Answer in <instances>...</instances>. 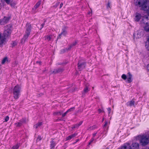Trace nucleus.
I'll list each match as a JSON object with an SVG mask.
<instances>
[{
	"mask_svg": "<svg viewBox=\"0 0 149 149\" xmlns=\"http://www.w3.org/2000/svg\"><path fill=\"white\" fill-rule=\"evenodd\" d=\"M135 5L142 7V9L149 13V1L146 0H134Z\"/></svg>",
	"mask_w": 149,
	"mask_h": 149,
	"instance_id": "1",
	"label": "nucleus"
},
{
	"mask_svg": "<svg viewBox=\"0 0 149 149\" xmlns=\"http://www.w3.org/2000/svg\"><path fill=\"white\" fill-rule=\"evenodd\" d=\"M25 28V34L22 40V42H25L30 35L31 29V24L29 23H27L26 24Z\"/></svg>",
	"mask_w": 149,
	"mask_h": 149,
	"instance_id": "2",
	"label": "nucleus"
},
{
	"mask_svg": "<svg viewBox=\"0 0 149 149\" xmlns=\"http://www.w3.org/2000/svg\"><path fill=\"white\" fill-rule=\"evenodd\" d=\"M139 141L142 146H145L149 143V138L147 135H143L140 136Z\"/></svg>",
	"mask_w": 149,
	"mask_h": 149,
	"instance_id": "3",
	"label": "nucleus"
},
{
	"mask_svg": "<svg viewBox=\"0 0 149 149\" xmlns=\"http://www.w3.org/2000/svg\"><path fill=\"white\" fill-rule=\"evenodd\" d=\"M149 15H145L143 17L141 22L145 24V25L144 26V30L146 32H149V23L147 21L149 19H148Z\"/></svg>",
	"mask_w": 149,
	"mask_h": 149,
	"instance_id": "4",
	"label": "nucleus"
},
{
	"mask_svg": "<svg viewBox=\"0 0 149 149\" xmlns=\"http://www.w3.org/2000/svg\"><path fill=\"white\" fill-rule=\"evenodd\" d=\"M20 89V86L18 85H16L15 87L13 90V97L14 99H17L19 98Z\"/></svg>",
	"mask_w": 149,
	"mask_h": 149,
	"instance_id": "5",
	"label": "nucleus"
},
{
	"mask_svg": "<svg viewBox=\"0 0 149 149\" xmlns=\"http://www.w3.org/2000/svg\"><path fill=\"white\" fill-rule=\"evenodd\" d=\"M11 26L10 25H8L5 27V30L3 33L4 37H7L11 34Z\"/></svg>",
	"mask_w": 149,
	"mask_h": 149,
	"instance_id": "6",
	"label": "nucleus"
},
{
	"mask_svg": "<svg viewBox=\"0 0 149 149\" xmlns=\"http://www.w3.org/2000/svg\"><path fill=\"white\" fill-rule=\"evenodd\" d=\"M86 66V62L82 61H79L78 63V69L81 70L84 69Z\"/></svg>",
	"mask_w": 149,
	"mask_h": 149,
	"instance_id": "7",
	"label": "nucleus"
},
{
	"mask_svg": "<svg viewBox=\"0 0 149 149\" xmlns=\"http://www.w3.org/2000/svg\"><path fill=\"white\" fill-rule=\"evenodd\" d=\"M67 27H65L62 29V32L58 36V39H60L61 37V36L62 35L63 36H66L67 34Z\"/></svg>",
	"mask_w": 149,
	"mask_h": 149,
	"instance_id": "8",
	"label": "nucleus"
},
{
	"mask_svg": "<svg viewBox=\"0 0 149 149\" xmlns=\"http://www.w3.org/2000/svg\"><path fill=\"white\" fill-rule=\"evenodd\" d=\"M10 18L9 17H5L4 18L1 19L0 21V24L2 25H4L8 22Z\"/></svg>",
	"mask_w": 149,
	"mask_h": 149,
	"instance_id": "9",
	"label": "nucleus"
},
{
	"mask_svg": "<svg viewBox=\"0 0 149 149\" xmlns=\"http://www.w3.org/2000/svg\"><path fill=\"white\" fill-rule=\"evenodd\" d=\"M139 143L136 142L133 143L131 146V149H139Z\"/></svg>",
	"mask_w": 149,
	"mask_h": 149,
	"instance_id": "10",
	"label": "nucleus"
},
{
	"mask_svg": "<svg viewBox=\"0 0 149 149\" xmlns=\"http://www.w3.org/2000/svg\"><path fill=\"white\" fill-rule=\"evenodd\" d=\"M141 16L140 14L137 13H136L134 18L136 22L139 21L141 19Z\"/></svg>",
	"mask_w": 149,
	"mask_h": 149,
	"instance_id": "11",
	"label": "nucleus"
},
{
	"mask_svg": "<svg viewBox=\"0 0 149 149\" xmlns=\"http://www.w3.org/2000/svg\"><path fill=\"white\" fill-rule=\"evenodd\" d=\"M63 70L62 68H58L54 70L52 72V73L56 74L63 71Z\"/></svg>",
	"mask_w": 149,
	"mask_h": 149,
	"instance_id": "12",
	"label": "nucleus"
},
{
	"mask_svg": "<svg viewBox=\"0 0 149 149\" xmlns=\"http://www.w3.org/2000/svg\"><path fill=\"white\" fill-rule=\"evenodd\" d=\"M128 75L127 77V81L128 83H130L132 81V75L130 72H128Z\"/></svg>",
	"mask_w": 149,
	"mask_h": 149,
	"instance_id": "13",
	"label": "nucleus"
},
{
	"mask_svg": "<svg viewBox=\"0 0 149 149\" xmlns=\"http://www.w3.org/2000/svg\"><path fill=\"white\" fill-rule=\"evenodd\" d=\"M135 102L133 100H131L130 102H127L126 105L127 106H130L131 107L134 105Z\"/></svg>",
	"mask_w": 149,
	"mask_h": 149,
	"instance_id": "14",
	"label": "nucleus"
},
{
	"mask_svg": "<svg viewBox=\"0 0 149 149\" xmlns=\"http://www.w3.org/2000/svg\"><path fill=\"white\" fill-rule=\"evenodd\" d=\"M56 145V143L53 141L52 140L50 142V147L51 149H53Z\"/></svg>",
	"mask_w": 149,
	"mask_h": 149,
	"instance_id": "15",
	"label": "nucleus"
},
{
	"mask_svg": "<svg viewBox=\"0 0 149 149\" xmlns=\"http://www.w3.org/2000/svg\"><path fill=\"white\" fill-rule=\"evenodd\" d=\"M40 4V1H39L36 3L34 7L32 8V10H35L36 8L38 7L39 6Z\"/></svg>",
	"mask_w": 149,
	"mask_h": 149,
	"instance_id": "16",
	"label": "nucleus"
},
{
	"mask_svg": "<svg viewBox=\"0 0 149 149\" xmlns=\"http://www.w3.org/2000/svg\"><path fill=\"white\" fill-rule=\"evenodd\" d=\"M77 135V134H74L72 135L69 136L66 138V140H70L72 138L75 137Z\"/></svg>",
	"mask_w": 149,
	"mask_h": 149,
	"instance_id": "17",
	"label": "nucleus"
},
{
	"mask_svg": "<svg viewBox=\"0 0 149 149\" xmlns=\"http://www.w3.org/2000/svg\"><path fill=\"white\" fill-rule=\"evenodd\" d=\"M63 113V111H56L53 113V114L55 116H60Z\"/></svg>",
	"mask_w": 149,
	"mask_h": 149,
	"instance_id": "18",
	"label": "nucleus"
},
{
	"mask_svg": "<svg viewBox=\"0 0 149 149\" xmlns=\"http://www.w3.org/2000/svg\"><path fill=\"white\" fill-rule=\"evenodd\" d=\"M52 37L53 36L52 35L46 36H45V39L48 41L51 40L52 39Z\"/></svg>",
	"mask_w": 149,
	"mask_h": 149,
	"instance_id": "19",
	"label": "nucleus"
},
{
	"mask_svg": "<svg viewBox=\"0 0 149 149\" xmlns=\"http://www.w3.org/2000/svg\"><path fill=\"white\" fill-rule=\"evenodd\" d=\"M42 125V122H39L34 125V128L37 129L38 127H40Z\"/></svg>",
	"mask_w": 149,
	"mask_h": 149,
	"instance_id": "20",
	"label": "nucleus"
},
{
	"mask_svg": "<svg viewBox=\"0 0 149 149\" xmlns=\"http://www.w3.org/2000/svg\"><path fill=\"white\" fill-rule=\"evenodd\" d=\"M77 43V42L76 41L73 42L71 45H70L69 48L67 49H66L68 50H70L72 47L75 46L76 45Z\"/></svg>",
	"mask_w": 149,
	"mask_h": 149,
	"instance_id": "21",
	"label": "nucleus"
},
{
	"mask_svg": "<svg viewBox=\"0 0 149 149\" xmlns=\"http://www.w3.org/2000/svg\"><path fill=\"white\" fill-rule=\"evenodd\" d=\"M16 2L13 0H11V1L10 2V5L12 7H14L16 5Z\"/></svg>",
	"mask_w": 149,
	"mask_h": 149,
	"instance_id": "22",
	"label": "nucleus"
},
{
	"mask_svg": "<svg viewBox=\"0 0 149 149\" xmlns=\"http://www.w3.org/2000/svg\"><path fill=\"white\" fill-rule=\"evenodd\" d=\"M134 37H135L136 38H139L141 37V34L139 32L137 33L136 34H134Z\"/></svg>",
	"mask_w": 149,
	"mask_h": 149,
	"instance_id": "23",
	"label": "nucleus"
},
{
	"mask_svg": "<svg viewBox=\"0 0 149 149\" xmlns=\"http://www.w3.org/2000/svg\"><path fill=\"white\" fill-rule=\"evenodd\" d=\"M89 90L87 86H86L84 89V91L82 93L83 94H84V93H87Z\"/></svg>",
	"mask_w": 149,
	"mask_h": 149,
	"instance_id": "24",
	"label": "nucleus"
},
{
	"mask_svg": "<svg viewBox=\"0 0 149 149\" xmlns=\"http://www.w3.org/2000/svg\"><path fill=\"white\" fill-rule=\"evenodd\" d=\"M83 121H81L79 123L77 124L74 125V128H78L82 123Z\"/></svg>",
	"mask_w": 149,
	"mask_h": 149,
	"instance_id": "25",
	"label": "nucleus"
},
{
	"mask_svg": "<svg viewBox=\"0 0 149 149\" xmlns=\"http://www.w3.org/2000/svg\"><path fill=\"white\" fill-rule=\"evenodd\" d=\"M15 125L17 127H20L22 125V124L20 121L18 123H15Z\"/></svg>",
	"mask_w": 149,
	"mask_h": 149,
	"instance_id": "26",
	"label": "nucleus"
},
{
	"mask_svg": "<svg viewBox=\"0 0 149 149\" xmlns=\"http://www.w3.org/2000/svg\"><path fill=\"white\" fill-rule=\"evenodd\" d=\"M96 127L95 125H93L92 127H90L88 128V130H92L95 129Z\"/></svg>",
	"mask_w": 149,
	"mask_h": 149,
	"instance_id": "27",
	"label": "nucleus"
},
{
	"mask_svg": "<svg viewBox=\"0 0 149 149\" xmlns=\"http://www.w3.org/2000/svg\"><path fill=\"white\" fill-rule=\"evenodd\" d=\"M75 109V107H72L71 108H70V109H69L67 111V112H69L72 111L74 110Z\"/></svg>",
	"mask_w": 149,
	"mask_h": 149,
	"instance_id": "28",
	"label": "nucleus"
},
{
	"mask_svg": "<svg viewBox=\"0 0 149 149\" xmlns=\"http://www.w3.org/2000/svg\"><path fill=\"white\" fill-rule=\"evenodd\" d=\"M121 78L124 80H125L127 79V77L125 74H123L122 75Z\"/></svg>",
	"mask_w": 149,
	"mask_h": 149,
	"instance_id": "29",
	"label": "nucleus"
},
{
	"mask_svg": "<svg viewBox=\"0 0 149 149\" xmlns=\"http://www.w3.org/2000/svg\"><path fill=\"white\" fill-rule=\"evenodd\" d=\"M17 45V43L15 41L13 42L11 44L12 47H13Z\"/></svg>",
	"mask_w": 149,
	"mask_h": 149,
	"instance_id": "30",
	"label": "nucleus"
},
{
	"mask_svg": "<svg viewBox=\"0 0 149 149\" xmlns=\"http://www.w3.org/2000/svg\"><path fill=\"white\" fill-rule=\"evenodd\" d=\"M19 147V146L18 144H16L12 148V149H17Z\"/></svg>",
	"mask_w": 149,
	"mask_h": 149,
	"instance_id": "31",
	"label": "nucleus"
},
{
	"mask_svg": "<svg viewBox=\"0 0 149 149\" xmlns=\"http://www.w3.org/2000/svg\"><path fill=\"white\" fill-rule=\"evenodd\" d=\"M7 57L4 58L2 60L1 63L2 64H3L7 60Z\"/></svg>",
	"mask_w": 149,
	"mask_h": 149,
	"instance_id": "32",
	"label": "nucleus"
},
{
	"mask_svg": "<svg viewBox=\"0 0 149 149\" xmlns=\"http://www.w3.org/2000/svg\"><path fill=\"white\" fill-rule=\"evenodd\" d=\"M21 122V123L22 124L23 123H26V119L24 118H23L20 120Z\"/></svg>",
	"mask_w": 149,
	"mask_h": 149,
	"instance_id": "33",
	"label": "nucleus"
},
{
	"mask_svg": "<svg viewBox=\"0 0 149 149\" xmlns=\"http://www.w3.org/2000/svg\"><path fill=\"white\" fill-rule=\"evenodd\" d=\"M6 37H4L1 40V43H3L6 40Z\"/></svg>",
	"mask_w": 149,
	"mask_h": 149,
	"instance_id": "34",
	"label": "nucleus"
},
{
	"mask_svg": "<svg viewBox=\"0 0 149 149\" xmlns=\"http://www.w3.org/2000/svg\"><path fill=\"white\" fill-rule=\"evenodd\" d=\"M7 4H10V2L11 1V0H3Z\"/></svg>",
	"mask_w": 149,
	"mask_h": 149,
	"instance_id": "35",
	"label": "nucleus"
},
{
	"mask_svg": "<svg viewBox=\"0 0 149 149\" xmlns=\"http://www.w3.org/2000/svg\"><path fill=\"white\" fill-rule=\"evenodd\" d=\"M9 119V117L8 116H7L5 119V121L6 122H7Z\"/></svg>",
	"mask_w": 149,
	"mask_h": 149,
	"instance_id": "36",
	"label": "nucleus"
},
{
	"mask_svg": "<svg viewBox=\"0 0 149 149\" xmlns=\"http://www.w3.org/2000/svg\"><path fill=\"white\" fill-rule=\"evenodd\" d=\"M68 113V112H67V111L66 112L64 113H62V117H63L65 116Z\"/></svg>",
	"mask_w": 149,
	"mask_h": 149,
	"instance_id": "37",
	"label": "nucleus"
},
{
	"mask_svg": "<svg viewBox=\"0 0 149 149\" xmlns=\"http://www.w3.org/2000/svg\"><path fill=\"white\" fill-rule=\"evenodd\" d=\"M42 139V138L40 136H38L37 139V141H40Z\"/></svg>",
	"mask_w": 149,
	"mask_h": 149,
	"instance_id": "38",
	"label": "nucleus"
},
{
	"mask_svg": "<svg viewBox=\"0 0 149 149\" xmlns=\"http://www.w3.org/2000/svg\"><path fill=\"white\" fill-rule=\"evenodd\" d=\"M94 140V139L93 138L91 139V140L90 141L88 145H90L91 144V143L93 142Z\"/></svg>",
	"mask_w": 149,
	"mask_h": 149,
	"instance_id": "39",
	"label": "nucleus"
},
{
	"mask_svg": "<svg viewBox=\"0 0 149 149\" xmlns=\"http://www.w3.org/2000/svg\"><path fill=\"white\" fill-rule=\"evenodd\" d=\"M108 111H109V113H110L111 112V109L110 108H108L107 109Z\"/></svg>",
	"mask_w": 149,
	"mask_h": 149,
	"instance_id": "40",
	"label": "nucleus"
},
{
	"mask_svg": "<svg viewBox=\"0 0 149 149\" xmlns=\"http://www.w3.org/2000/svg\"><path fill=\"white\" fill-rule=\"evenodd\" d=\"M107 122H105V124H104V126H103V127H106L107 126Z\"/></svg>",
	"mask_w": 149,
	"mask_h": 149,
	"instance_id": "41",
	"label": "nucleus"
},
{
	"mask_svg": "<svg viewBox=\"0 0 149 149\" xmlns=\"http://www.w3.org/2000/svg\"><path fill=\"white\" fill-rule=\"evenodd\" d=\"M65 51H66V50L65 49L62 50L61 51V53H64V52H65Z\"/></svg>",
	"mask_w": 149,
	"mask_h": 149,
	"instance_id": "42",
	"label": "nucleus"
},
{
	"mask_svg": "<svg viewBox=\"0 0 149 149\" xmlns=\"http://www.w3.org/2000/svg\"><path fill=\"white\" fill-rule=\"evenodd\" d=\"M107 8H110V3L109 2H108V3L107 4Z\"/></svg>",
	"mask_w": 149,
	"mask_h": 149,
	"instance_id": "43",
	"label": "nucleus"
},
{
	"mask_svg": "<svg viewBox=\"0 0 149 149\" xmlns=\"http://www.w3.org/2000/svg\"><path fill=\"white\" fill-rule=\"evenodd\" d=\"M77 88L75 87V88H74L73 89H72V91L73 92V91H75L77 90Z\"/></svg>",
	"mask_w": 149,
	"mask_h": 149,
	"instance_id": "44",
	"label": "nucleus"
},
{
	"mask_svg": "<svg viewBox=\"0 0 149 149\" xmlns=\"http://www.w3.org/2000/svg\"><path fill=\"white\" fill-rule=\"evenodd\" d=\"M63 3H62L60 4V8H61L62 7V6H63Z\"/></svg>",
	"mask_w": 149,
	"mask_h": 149,
	"instance_id": "45",
	"label": "nucleus"
},
{
	"mask_svg": "<svg viewBox=\"0 0 149 149\" xmlns=\"http://www.w3.org/2000/svg\"><path fill=\"white\" fill-rule=\"evenodd\" d=\"M98 111L99 112V113H100L102 112V111L101 109H98Z\"/></svg>",
	"mask_w": 149,
	"mask_h": 149,
	"instance_id": "46",
	"label": "nucleus"
},
{
	"mask_svg": "<svg viewBox=\"0 0 149 149\" xmlns=\"http://www.w3.org/2000/svg\"><path fill=\"white\" fill-rule=\"evenodd\" d=\"M96 134H97V133H94L93 134V138L95 136Z\"/></svg>",
	"mask_w": 149,
	"mask_h": 149,
	"instance_id": "47",
	"label": "nucleus"
},
{
	"mask_svg": "<svg viewBox=\"0 0 149 149\" xmlns=\"http://www.w3.org/2000/svg\"><path fill=\"white\" fill-rule=\"evenodd\" d=\"M147 68L148 70L149 71V64L147 65Z\"/></svg>",
	"mask_w": 149,
	"mask_h": 149,
	"instance_id": "48",
	"label": "nucleus"
},
{
	"mask_svg": "<svg viewBox=\"0 0 149 149\" xmlns=\"http://www.w3.org/2000/svg\"><path fill=\"white\" fill-rule=\"evenodd\" d=\"M45 24H41V26H42L41 28H40V29H41L43 27L44 25Z\"/></svg>",
	"mask_w": 149,
	"mask_h": 149,
	"instance_id": "49",
	"label": "nucleus"
},
{
	"mask_svg": "<svg viewBox=\"0 0 149 149\" xmlns=\"http://www.w3.org/2000/svg\"><path fill=\"white\" fill-rule=\"evenodd\" d=\"M143 149H149V148L147 147H146L143 148Z\"/></svg>",
	"mask_w": 149,
	"mask_h": 149,
	"instance_id": "50",
	"label": "nucleus"
},
{
	"mask_svg": "<svg viewBox=\"0 0 149 149\" xmlns=\"http://www.w3.org/2000/svg\"><path fill=\"white\" fill-rule=\"evenodd\" d=\"M37 63H39L40 64L41 63V62L40 61H37Z\"/></svg>",
	"mask_w": 149,
	"mask_h": 149,
	"instance_id": "51",
	"label": "nucleus"
},
{
	"mask_svg": "<svg viewBox=\"0 0 149 149\" xmlns=\"http://www.w3.org/2000/svg\"><path fill=\"white\" fill-rule=\"evenodd\" d=\"M1 9V4L0 3V10Z\"/></svg>",
	"mask_w": 149,
	"mask_h": 149,
	"instance_id": "52",
	"label": "nucleus"
},
{
	"mask_svg": "<svg viewBox=\"0 0 149 149\" xmlns=\"http://www.w3.org/2000/svg\"><path fill=\"white\" fill-rule=\"evenodd\" d=\"M72 129H74V125L73 126H72Z\"/></svg>",
	"mask_w": 149,
	"mask_h": 149,
	"instance_id": "53",
	"label": "nucleus"
},
{
	"mask_svg": "<svg viewBox=\"0 0 149 149\" xmlns=\"http://www.w3.org/2000/svg\"><path fill=\"white\" fill-rule=\"evenodd\" d=\"M79 140V139H77V141H78Z\"/></svg>",
	"mask_w": 149,
	"mask_h": 149,
	"instance_id": "54",
	"label": "nucleus"
},
{
	"mask_svg": "<svg viewBox=\"0 0 149 149\" xmlns=\"http://www.w3.org/2000/svg\"><path fill=\"white\" fill-rule=\"evenodd\" d=\"M148 14L149 15V13H148Z\"/></svg>",
	"mask_w": 149,
	"mask_h": 149,
	"instance_id": "55",
	"label": "nucleus"
}]
</instances>
